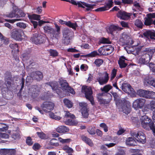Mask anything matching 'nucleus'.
<instances>
[{
  "label": "nucleus",
  "mask_w": 155,
  "mask_h": 155,
  "mask_svg": "<svg viewBox=\"0 0 155 155\" xmlns=\"http://www.w3.org/2000/svg\"><path fill=\"white\" fill-rule=\"evenodd\" d=\"M155 52V49H151L149 48H145L143 51V53L140 56L138 62L141 64H148L152 58V56Z\"/></svg>",
  "instance_id": "nucleus-1"
},
{
  "label": "nucleus",
  "mask_w": 155,
  "mask_h": 155,
  "mask_svg": "<svg viewBox=\"0 0 155 155\" xmlns=\"http://www.w3.org/2000/svg\"><path fill=\"white\" fill-rule=\"evenodd\" d=\"M54 25L55 29L48 25L43 27L45 32L49 34L51 38L52 39L58 38L61 33L60 27L56 23L54 24Z\"/></svg>",
  "instance_id": "nucleus-2"
},
{
  "label": "nucleus",
  "mask_w": 155,
  "mask_h": 155,
  "mask_svg": "<svg viewBox=\"0 0 155 155\" xmlns=\"http://www.w3.org/2000/svg\"><path fill=\"white\" fill-rule=\"evenodd\" d=\"M140 121L141 126L144 129L149 130L153 128L154 123L151 118L148 116L146 115L141 116Z\"/></svg>",
  "instance_id": "nucleus-3"
},
{
  "label": "nucleus",
  "mask_w": 155,
  "mask_h": 155,
  "mask_svg": "<svg viewBox=\"0 0 155 155\" xmlns=\"http://www.w3.org/2000/svg\"><path fill=\"white\" fill-rule=\"evenodd\" d=\"M82 91L84 93L86 98L90 101L92 105H93L94 102L91 88L90 87L83 86L82 87Z\"/></svg>",
  "instance_id": "nucleus-4"
},
{
  "label": "nucleus",
  "mask_w": 155,
  "mask_h": 155,
  "mask_svg": "<svg viewBox=\"0 0 155 155\" xmlns=\"http://www.w3.org/2000/svg\"><path fill=\"white\" fill-rule=\"evenodd\" d=\"M69 2L74 5H78L79 7H81L82 8H84L85 7H86L87 8L86 9L87 11L91 10L95 6V5H94L88 4L81 1H78L76 2L75 1L70 0Z\"/></svg>",
  "instance_id": "nucleus-5"
},
{
  "label": "nucleus",
  "mask_w": 155,
  "mask_h": 155,
  "mask_svg": "<svg viewBox=\"0 0 155 155\" xmlns=\"http://www.w3.org/2000/svg\"><path fill=\"white\" fill-rule=\"evenodd\" d=\"M146 100L143 98H138L135 100L132 103V107L135 110L142 108L146 103Z\"/></svg>",
  "instance_id": "nucleus-6"
},
{
  "label": "nucleus",
  "mask_w": 155,
  "mask_h": 155,
  "mask_svg": "<svg viewBox=\"0 0 155 155\" xmlns=\"http://www.w3.org/2000/svg\"><path fill=\"white\" fill-rule=\"evenodd\" d=\"M14 39L17 41H21L25 38V35L21 30H16L13 31L11 35Z\"/></svg>",
  "instance_id": "nucleus-7"
},
{
  "label": "nucleus",
  "mask_w": 155,
  "mask_h": 155,
  "mask_svg": "<svg viewBox=\"0 0 155 155\" xmlns=\"http://www.w3.org/2000/svg\"><path fill=\"white\" fill-rule=\"evenodd\" d=\"M118 108H122L123 112L126 114L129 113L130 110V103L128 101L123 100L122 103L121 102L119 106H117Z\"/></svg>",
  "instance_id": "nucleus-8"
},
{
  "label": "nucleus",
  "mask_w": 155,
  "mask_h": 155,
  "mask_svg": "<svg viewBox=\"0 0 155 155\" xmlns=\"http://www.w3.org/2000/svg\"><path fill=\"white\" fill-rule=\"evenodd\" d=\"M131 135L138 142L143 143L146 142V139L145 135L142 132H140L137 133L131 132Z\"/></svg>",
  "instance_id": "nucleus-9"
},
{
  "label": "nucleus",
  "mask_w": 155,
  "mask_h": 155,
  "mask_svg": "<svg viewBox=\"0 0 155 155\" xmlns=\"http://www.w3.org/2000/svg\"><path fill=\"white\" fill-rule=\"evenodd\" d=\"M60 83L61 86V87L64 92H69L72 94H75L73 89L68 86V83L66 81L60 80Z\"/></svg>",
  "instance_id": "nucleus-10"
},
{
  "label": "nucleus",
  "mask_w": 155,
  "mask_h": 155,
  "mask_svg": "<svg viewBox=\"0 0 155 155\" xmlns=\"http://www.w3.org/2000/svg\"><path fill=\"white\" fill-rule=\"evenodd\" d=\"M31 40L35 44H39L45 42V38L42 35L36 33L31 38Z\"/></svg>",
  "instance_id": "nucleus-11"
},
{
  "label": "nucleus",
  "mask_w": 155,
  "mask_h": 155,
  "mask_svg": "<svg viewBox=\"0 0 155 155\" xmlns=\"http://www.w3.org/2000/svg\"><path fill=\"white\" fill-rule=\"evenodd\" d=\"M54 104L51 102H44L41 105V107L43 110L45 112H49L53 110Z\"/></svg>",
  "instance_id": "nucleus-12"
},
{
  "label": "nucleus",
  "mask_w": 155,
  "mask_h": 155,
  "mask_svg": "<svg viewBox=\"0 0 155 155\" xmlns=\"http://www.w3.org/2000/svg\"><path fill=\"white\" fill-rule=\"evenodd\" d=\"M125 49L128 54H132L136 56L139 54L140 50V48H138L133 46H127Z\"/></svg>",
  "instance_id": "nucleus-13"
},
{
  "label": "nucleus",
  "mask_w": 155,
  "mask_h": 155,
  "mask_svg": "<svg viewBox=\"0 0 155 155\" xmlns=\"http://www.w3.org/2000/svg\"><path fill=\"white\" fill-rule=\"evenodd\" d=\"M72 33L68 29L65 28L63 31V37L64 38L65 43L68 44L70 42Z\"/></svg>",
  "instance_id": "nucleus-14"
},
{
  "label": "nucleus",
  "mask_w": 155,
  "mask_h": 155,
  "mask_svg": "<svg viewBox=\"0 0 155 155\" xmlns=\"http://www.w3.org/2000/svg\"><path fill=\"white\" fill-rule=\"evenodd\" d=\"M79 105L82 116L84 117L87 118L88 116L87 104L84 102H81L79 103Z\"/></svg>",
  "instance_id": "nucleus-15"
},
{
  "label": "nucleus",
  "mask_w": 155,
  "mask_h": 155,
  "mask_svg": "<svg viewBox=\"0 0 155 155\" xmlns=\"http://www.w3.org/2000/svg\"><path fill=\"white\" fill-rule=\"evenodd\" d=\"M104 77H100L97 80L100 84L101 85L106 84L108 81L109 79L108 74L107 72L104 73Z\"/></svg>",
  "instance_id": "nucleus-16"
},
{
  "label": "nucleus",
  "mask_w": 155,
  "mask_h": 155,
  "mask_svg": "<svg viewBox=\"0 0 155 155\" xmlns=\"http://www.w3.org/2000/svg\"><path fill=\"white\" fill-rule=\"evenodd\" d=\"M143 34L148 39H155V32L153 30H147L143 33Z\"/></svg>",
  "instance_id": "nucleus-17"
},
{
  "label": "nucleus",
  "mask_w": 155,
  "mask_h": 155,
  "mask_svg": "<svg viewBox=\"0 0 155 155\" xmlns=\"http://www.w3.org/2000/svg\"><path fill=\"white\" fill-rule=\"evenodd\" d=\"M117 16L121 19L126 20L130 18V14L124 11H120L117 14Z\"/></svg>",
  "instance_id": "nucleus-18"
},
{
  "label": "nucleus",
  "mask_w": 155,
  "mask_h": 155,
  "mask_svg": "<svg viewBox=\"0 0 155 155\" xmlns=\"http://www.w3.org/2000/svg\"><path fill=\"white\" fill-rule=\"evenodd\" d=\"M144 83L146 85H150L155 87V80L150 76H147L144 79Z\"/></svg>",
  "instance_id": "nucleus-19"
},
{
  "label": "nucleus",
  "mask_w": 155,
  "mask_h": 155,
  "mask_svg": "<svg viewBox=\"0 0 155 155\" xmlns=\"http://www.w3.org/2000/svg\"><path fill=\"white\" fill-rule=\"evenodd\" d=\"M32 78L36 79L37 80H40L43 78L42 73L39 71H37L35 72H32L31 74Z\"/></svg>",
  "instance_id": "nucleus-20"
},
{
  "label": "nucleus",
  "mask_w": 155,
  "mask_h": 155,
  "mask_svg": "<svg viewBox=\"0 0 155 155\" xmlns=\"http://www.w3.org/2000/svg\"><path fill=\"white\" fill-rule=\"evenodd\" d=\"M108 94L110 96V98L109 100H108L107 101H106V100L104 99L102 97V96L103 95L102 94H99L97 96V99H98V101L100 103V104H108L110 102V99H111V96L110 94Z\"/></svg>",
  "instance_id": "nucleus-21"
},
{
  "label": "nucleus",
  "mask_w": 155,
  "mask_h": 155,
  "mask_svg": "<svg viewBox=\"0 0 155 155\" xmlns=\"http://www.w3.org/2000/svg\"><path fill=\"white\" fill-rule=\"evenodd\" d=\"M113 2L111 0L109 1L106 5L102 7L99 8L96 10L98 11H102L108 10L112 6Z\"/></svg>",
  "instance_id": "nucleus-22"
},
{
  "label": "nucleus",
  "mask_w": 155,
  "mask_h": 155,
  "mask_svg": "<svg viewBox=\"0 0 155 155\" xmlns=\"http://www.w3.org/2000/svg\"><path fill=\"white\" fill-rule=\"evenodd\" d=\"M37 87L36 86H33L31 88L29 89L30 93L29 94L32 97H35L38 95L37 92L38 91L36 90Z\"/></svg>",
  "instance_id": "nucleus-23"
},
{
  "label": "nucleus",
  "mask_w": 155,
  "mask_h": 155,
  "mask_svg": "<svg viewBox=\"0 0 155 155\" xmlns=\"http://www.w3.org/2000/svg\"><path fill=\"white\" fill-rule=\"evenodd\" d=\"M56 131L59 133H64L68 132L69 129L66 127L64 126H61L58 127L56 129Z\"/></svg>",
  "instance_id": "nucleus-24"
},
{
  "label": "nucleus",
  "mask_w": 155,
  "mask_h": 155,
  "mask_svg": "<svg viewBox=\"0 0 155 155\" xmlns=\"http://www.w3.org/2000/svg\"><path fill=\"white\" fill-rule=\"evenodd\" d=\"M58 83L56 81H54L51 82L50 84V86L51 87L53 90L55 91L56 93L59 95H60V92L59 89L58 88Z\"/></svg>",
  "instance_id": "nucleus-25"
},
{
  "label": "nucleus",
  "mask_w": 155,
  "mask_h": 155,
  "mask_svg": "<svg viewBox=\"0 0 155 155\" xmlns=\"http://www.w3.org/2000/svg\"><path fill=\"white\" fill-rule=\"evenodd\" d=\"M126 143L128 146H133L135 145L136 143L133 138L132 137H130L126 140Z\"/></svg>",
  "instance_id": "nucleus-26"
},
{
  "label": "nucleus",
  "mask_w": 155,
  "mask_h": 155,
  "mask_svg": "<svg viewBox=\"0 0 155 155\" xmlns=\"http://www.w3.org/2000/svg\"><path fill=\"white\" fill-rule=\"evenodd\" d=\"M72 118L68 119L64 121L65 124L70 126L76 125L78 124V122L75 120H73Z\"/></svg>",
  "instance_id": "nucleus-27"
},
{
  "label": "nucleus",
  "mask_w": 155,
  "mask_h": 155,
  "mask_svg": "<svg viewBox=\"0 0 155 155\" xmlns=\"http://www.w3.org/2000/svg\"><path fill=\"white\" fill-rule=\"evenodd\" d=\"M125 60L126 59L124 56H121L118 62L120 68H124L127 66V64L125 63Z\"/></svg>",
  "instance_id": "nucleus-28"
},
{
  "label": "nucleus",
  "mask_w": 155,
  "mask_h": 155,
  "mask_svg": "<svg viewBox=\"0 0 155 155\" xmlns=\"http://www.w3.org/2000/svg\"><path fill=\"white\" fill-rule=\"evenodd\" d=\"M148 92V91L140 89L137 91V93L140 96L147 98Z\"/></svg>",
  "instance_id": "nucleus-29"
},
{
  "label": "nucleus",
  "mask_w": 155,
  "mask_h": 155,
  "mask_svg": "<svg viewBox=\"0 0 155 155\" xmlns=\"http://www.w3.org/2000/svg\"><path fill=\"white\" fill-rule=\"evenodd\" d=\"M118 29V27L117 26L113 25L109 27L107 29V31L109 33L113 35L114 32Z\"/></svg>",
  "instance_id": "nucleus-30"
},
{
  "label": "nucleus",
  "mask_w": 155,
  "mask_h": 155,
  "mask_svg": "<svg viewBox=\"0 0 155 155\" xmlns=\"http://www.w3.org/2000/svg\"><path fill=\"white\" fill-rule=\"evenodd\" d=\"M131 86L127 83L124 84L122 85V90L125 92L127 93L129 90L131 88Z\"/></svg>",
  "instance_id": "nucleus-31"
},
{
  "label": "nucleus",
  "mask_w": 155,
  "mask_h": 155,
  "mask_svg": "<svg viewBox=\"0 0 155 155\" xmlns=\"http://www.w3.org/2000/svg\"><path fill=\"white\" fill-rule=\"evenodd\" d=\"M112 94L114 98V100L116 101V104L117 106H119L121 102V104L122 103L123 100L117 98V97L118 96L117 93H113Z\"/></svg>",
  "instance_id": "nucleus-32"
},
{
  "label": "nucleus",
  "mask_w": 155,
  "mask_h": 155,
  "mask_svg": "<svg viewBox=\"0 0 155 155\" xmlns=\"http://www.w3.org/2000/svg\"><path fill=\"white\" fill-rule=\"evenodd\" d=\"M81 138L83 141H84L90 146H92L93 145V143L91 140L89 138L84 136H81Z\"/></svg>",
  "instance_id": "nucleus-33"
},
{
  "label": "nucleus",
  "mask_w": 155,
  "mask_h": 155,
  "mask_svg": "<svg viewBox=\"0 0 155 155\" xmlns=\"http://www.w3.org/2000/svg\"><path fill=\"white\" fill-rule=\"evenodd\" d=\"M28 17L31 20H35L38 21L40 19V15L35 14H33L31 15L28 14Z\"/></svg>",
  "instance_id": "nucleus-34"
},
{
  "label": "nucleus",
  "mask_w": 155,
  "mask_h": 155,
  "mask_svg": "<svg viewBox=\"0 0 155 155\" xmlns=\"http://www.w3.org/2000/svg\"><path fill=\"white\" fill-rule=\"evenodd\" d=\"M141 109L142 111L145 114L148 113L149 111L150 110V107L149 104L144 105Z\"/></svg>",
  "instance_id": "nucleus-35"
},
{
  "label": "nucleus",
  "mask_w": 155,
  "mask_h": 155,
  "mask_svg": "<svg viewBox=\"0 0 155 155\" xmlns=\"http://www.w3.org/2000/svg\"><path fill=\"white\" fill-rule=\"evenodd\" d=\"M114 48L111 45H108L104 49L106 54L107 55L110 54L114 51Z\"/></svg>",
  "instance_id": "nucleus-36"
},
{
  "label": "nucleus",
  "mask_w": 155,
  "mask_h": 155,
  "mask_svg": "<svg viewBox=\"0 0 155 155\" xmlns=\"http://www.w3.org/2000/svg\"><path fill=\"white\" fill-rule=\"evenodd\" d=\"M10 48L12 50V51H14L15 53L18 51V45L16 44H11L10 45Z\"/></svg>",
  "instance_id": "nucleus-37"
},
{
  "label": "nucleus",
  "mask_w": 155,
  "mask_h": 155,
  "mask_svg": "<svg viewBox=\"0 0 155 155\" xmlns=\"http://www.w3.org/2000/svg\"><path fill=\"white\" fill-rule=\"evenodd\" d=\"M49 116L51 118L56 120H60L61 118L60 117L57 116L53 112L50 113L49 114Z\"/></svg>",
  "instance_id": "nucleus-38"
},
{
  "label": "nucleus",
  "mask_w": 155,
  "mask_h": 155,
  "mask_svg": "<svg viewBox=\"0 0 155 155\" xmlns=\"http://www.w3.org/2000/svg\"><path fill=\"white\" fill-rule=\"evenodd\" d=\"M67 25L72 28L74 30H75L78 27V25L76 23H72L70 21H68L67 23Z\"/></svg>",
  "instance_id": "nucleus-39"
},
{
  "label": "nucleus",
  "mask_w": 155,
  "mask_h": 155,
  "mask_svg": "<svg viewBox=\"0 0 155 155\" xmlns=\"http://www.w3.org/2000/svg\"><path fill=\"white\" fill-rule=\"evenodd\" d=\"M63 101L65 105L68 108H71L72 107V103L68 99H64Z\"/></svg>",
  "instance_id": "nucleus-40"
},
{
  "label": "nucleus",
  "mask_w": 155,
  "mask_h": 155,
  "mask_svg": "<svg viewBox=\"0 0 155 155\" xmlns=\"http://www.w3.org/2000/svg\"><path fill=\"white\" fill-rule=\"evenodd\" d=\"M63 149L67 153H72L73 150L68 146H64L63 147Z\"/></svg>",
  "instance_id": "nucleus-41"
},
{
  "label": "nucleus",
  "mask_w": 155,
  "mask_h": 155,
  "mask_svg": "<svg viewBox=\"0 0 155 155\" xmlns=\"http://www.w3.org/2000/svg\"><path fill=\"white\" fill-rule=\"evenodd\" d=\"M114 143H111L109 144L106 143L105 144V145L109 148L114 146L118 143V141L117 140V137H114Z\"/></svg>",
  "instance_id": "nucleus-42"
},
{
  "label": "nucleus",
  "mask_w": 155,
  "mask_h": 155,
  "mask_svg": "<svg viewBox=\"0 0 155 155\" xmlns=\"http://www.w3.org/2000/svg\"><path fill=\"white\" fill-rule=\"evenodd\" d=\"M144 24L146 25H150L153 23V20L152 19H150L147 17V18H144Z\"/></svg>",
  "instance_id": "nucleus-43"
},
{
  "label": "nucleus",
  "mask_w": 155,
  "mask_h": 155,
  "mask_svg": "<svg viewBox=\"0 0 155 155\" xmlns=\"http://www.w3.org/2000/svg\"><path fill=\"white\" fill-rule=\"evenodd\" d=\"M58 140L62 143H68L70 142L71 140V139H63L61 137H58Z\"/></svg>",
  "instance_id": "nucleus-44"
},
{
  "label": "nucleus",
  "mask_w": 155,
  "mask_h": 155,
  "mask_svg": "<svg viewBox=\"0 0 155 155\" xmlns=\"http://www.w3.org/2000/svg\"><path fill=\"white\" fill-rule=\"evenodd\" d=\"M134 24L135 26L140 28H142L143 25V23L142 21L139 19L136 20L135 21Z\"/></svg>",
  "instance_id": "nucleus-45"
},
{
  "label": "nucleus",
  "mask_w": 155,
  "mask_h": 155,
  "mask_svg": "<svg viewBox=\"0 0 155 155\" xmlns=\"http://www.w3.org/2000/svg\"><path fill=\"white\" fill-rule=\"evenodd\" d=\"M87 131L91 134L93 135L95 134V128L94 127H89L87 128Z\"/></svg>",
  "instance_id": "nucleus-46"
},
{
  "label": "nucleus",
  "mask_w": 155,
  "mask_h": 155,
  "mask_svg": "<svg viewBox=\"0 0 155 155\" xmlns=\"http://www.w3.org/2000/svg\"><path fill=\"white\" fill-rule=\"evenodd\" d=\"M147 94V98H155V93L154 92L148 91Z\"/></svg>",
  "instance_id": "nucleus-47"
},
{
  "label": "nucleus",
  "mask_w": 155,
  "mask_h": 155,
  "mask_svg": "<svg viewBox=\"0 0 155 155\" xmlns=\"http://www.w3.org/2000/svg\"><path fill=\"white\" fill-rule=\"evenodd\" d=\"M0 38L2 41L5 44H7L8 43V40L7 38L4 37L3 35L0 32Z\"/></svg>",
  "instance_id": "nucleus-48"
},
{
  "label": "nucleus",
  "mask_w": 155,
  "mask_h": 155,
  "mask_svg": "<svg viewBox=\"0 0 155 155\" xmlns=\"http://www.w3.org/2000/svg\"><path fill=\"white\" fill-rule=\"evenodd\" d=\"M127 93L132 97H135L136 96V92L132 88H131Z\"/></svg>",
  "instance_id": "nucleus-49"
},
{
  "label": "nucleus",
  "mask_w": 155,
  "mask_h": 155,
  "mask_svg": "<svg viewBox=\"0 0 155 155\" xmlns=\"http://www.w3.org/2000/svg\"><path fill=\"white\" fill-rule=\"evenodd\" d=\"M112 87L111 86L109 85H107L105 86L103 88H101V90L102 91L108 92L112 88Z\"/></svg>",
  "instance_id": "nucleus-50"
},
{
  "label": "nucleus",
  "mask_w": 155,
  "mask_h": 155,
  "mask_svg": "<svg viewBox=\"0 0 155 155\" xmlns=\"http://www.w3.org/2000/svg\"><path fill=\"white\" fill-rule=\"evenodd\" d=\"M21 57L23 61L25 62H26V61H27V63H28L29 58L27 54L25 53L22 54L21 55Z\"/></svg>",
  "instance_id": "nucleus-51"
},
{
  "label": "nucleus",
  "mask_w": 155,
  "mask_h": 155,
  "mask_svg": "<svg viewBox=\"0 0 155 155\" xmlns=\"http://www.w3.org/2000/svg\"><path fill=\"white\" fill-rule=\"evenodd\" d=\"M37 134L38 136L41 139H45L47 137L45 134L43 132H37Z\"/></svg>",
  "instance_id": "nucleus-52"
},
{
  "label": "nucleus",
  "mask_w": 155,
  "mask_h": 155,
  "mask_svg": "<svg viewBox=\"0 0 155 155\" xmlns=\"http://www.w3.org/2000/svg\"><path fill=\"white\" fill-rule=\"evenodd\" d=\"M103 60L101 59L96 60L94 61L95 64L97 66H100L103 63Z\"/></svg>",
  "instance_id": "nucleus-53"
},
{
  "label": "nucleus",
  "mask_w": 155,
  "mask_h": 155,
  "mask_svg": "<svg viewBox=\"0 0 155 155\" xmlns=\"http://www.w3.org/2000/svg\"><path fill=\"white\" fill-rule=\"evenodd\" d=\"M100 42L103 44H110V40L106 38H103L100 40Z\"/></svg>",
  "instance_id": "nucleus-54"
},
{
  "label": "nucleus",
  "mask_w": 155,
  "mask_h": 155,
  "mask_svg": "<svg viewBox=\"0 0 155 155\" xmlns=\"http://www.w3.org/2000/svg\"><path fill=\"white\" fill-rule=\"evenodd\" d=\"M100 127L103 128L105 132H107L108 131V128L106 124L104 123H102L100 125Z\"/></svg>",
  "instance_id": "nucleus-55"
},
{
  "label": "nucleus",
  "mask_w": 155,
  "mask_h": 155,
  "mask_svg": "<svg viewBox=\"0 0 155 155\" xmlns=\"http://www.w3.org/2000/svg\"><path fill=\"white\" fill-rule=\"evenodd\" d=\"M65 117H70L71 118H73L74 117V116L73 114H71L68 111H65Z\"/></svg>",
  "instance_id": "nucleus-56"
},
{
  "label": "nucleus",
  "mask_w": 155,
  "mask_h": 155,
  "mask_svg": "<svg viewBox=\"0 0 155 155\" xmlns=\"http://www.w3.org/2000/svg\"><path fill=\"white\" fill-rule=\"evenodd\" d=\"M50 55L53 56H56L58 55V52L54 50L50 49L49 51Z\"/></svg>",
  "instance_id": "nucleus-57"
},
{
  "label": "nucleus",
  "mask_w": 155,
  "mask_h": 155,
  "mask_svg": "<svg viewBox=\"0 0 155 155\" xmlns=\"http://www.w3.org/2000/svg\"><path fill=\"white\" fill-rule=\"evenodd\" d=\"M26 143L28 145H31L33 143V142L32 141L31 138L30 137H28L26 140Z\"/></svg>",
  "instance_id": "nucleus-58"
},
{
  "label": "nucleus",
  "mask_w": 155,
  "mask_h": 155,
  "mask_svg": "<svg viewBox=\"0 0 155 155\" xmlns=\"http://www.w3.org/2000/svg\"><path fill=\"white\" fill-rule=\"evenodd\" d=\"M149 105L150 107V110H155V101H151Z\"/></svg>",
  "instance_id": "nucleus-59"
},
{
  "label": "nucleus",
  "mask_w": 155,
  "mask_h": 155,
  "mask_svg": "<svg viewBox=\"0 0 155 155\" xmlns=\"http://www.w3.org/2000/svg\"><path fill=\"white\" fill-rule=\"evenodd\" d=\"M9 137V136L8 134L6 133H0V138L7 139Z\"/></svg>",
  "instance_id": "nucleus-60"
},
{
  "label": "nucleus",
  "mask_w": 155,
  "mask_h": 155,
  "mask_svg": "<svg viewBox=\"0 0 155 155\" xmlns=\"http://www.w3.org/2000/svg\"><path fill=\"white\" fill-rule=\"evenodd\" d=\"M98 54L96 51H94L88 54L87 55L89 57H94Z\"/></svg>",
  "instance_id": "nucleus-61"
},
{
  "label": "nucleus",
  "mask_w": 155,
  "mask_h": 155,
  "mask_svg": "<svg viewBox=\"0 0 155 155\" xmlns=\"http://www.w3.org/2000/svg\"><path fill=\"white\" fill-rule=\"evenodd\" d=\"M16 25L17 26L22 28H25L26 27V24L22 22L18 23L16 24Z\"/></svg>",
  "instance_id": "nucleus-62"
},
{
  "label": "nucleus",
  "mask_w": 155,
  "mask_h": 155,
  "mask_svg": "<svg viewBox=\"0 0 155 155\" xmlns=\"http://www.w3.org/2000/svg\"><path fill=\"white\" fill-rule=\"evenodd\" d=\"M117 73V70L115 69H114L112 71L111 74V77L110 78V79L111 80L113 79L116 76Z\"/></svg>",
  "instance_id": "nucleus-63"
},
{
  "label": "nucleus",
  "mask_w": 155,
  "mask_h": 155,
  "mask_svg": "<svg viewBox=\"0 0 155 155\" xmlns=\"http://www.w3.org/2000/svg\"><path fill=\"white\" fill-rule=\"evenodd\" d=\"M149 65L150 69L153 72H155V64L152 63H150Z\"/></svg>",
  "instance_id": "nucleus-64"
}]
</instances>
